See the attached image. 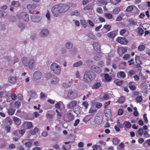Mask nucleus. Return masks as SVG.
<instances>
[{"instance_id": "aec40b11", "label": "nucleus", "mask_w": 150, "mask_h": 150, "mask_svg": "<svg viewBox=\"0 0 150 150\" xmlns=\"http://www.w3.org/2000/svg\"><path fill=\"white\" fill-rule=\"evenodd\" d=\"M104 110L105 115L108 117H110L111 116V112L110 109L108 108H106Z\"/></svg>"}, {"instance_id": "a211bd4d", "label": "nucleus", "mask_w": 150, "mask_h": 150, "mask_svg": "<svg viewBox=\"0 0 150 150\" xmlns=\"http://www.w3.org/2000/svg\"><path fill=\"white\" fill-rule=\"evenodd\" d=\"M91 68L93 71L98 74L100 73L101 71L100 68L96 65L92 66L91 67Z\"/></svg>"}, {"instance_id": "393cba45", "label": "nucleus", "mask_w": 150, "mask_h": 150, "mask_svg": "<svg viewBox=\"0 0 150 150\" xmlns=\"http://www.w3.org/2000/svg\"><path fill=\"white\" fill-rule=\"evenodd\" d=\"M65 46L67 48L70 49L72 48L73 45V44L71 42L69 41H67L66 42Z\"/></svg>"}, {"instance_id": "58836bf2", "label": "nucleus", "mask_w": 150, "mask_h": 150, "mask_svg": "<svg viewBox=\"0 0 150 150\" xmlns=\"http://www.w3.org/2000/svg\"><path fill=\"white\" fill-rule=\"evenodd\" d=\"M120 8L119 7H117L113 10L112 12L114 14H117L120 12Z\"/></svg>"}, {"instance_id": "2f4dec72", "label": "nucleus", "mask_w": 150, "mask_h": 150, "mask_svg": "<svg viewBox=\"0 0 150 150\" xmlns=\"http://www.w3.org/2000/svg\"><path fill=\"white\" fill-rule=\"evenodd\" d=\"M93 9V7L91 5H87L83 8V10L86 12H87L88 10H92Z\"/></svg>"}, {"instance_id": "9b49d317", "label": "nucleus", "mask_w": 150, "mask_h": 150, "mask_svg": "<svg viewBox=\"0 0 150 150\" xmlns=\"http://www.w3.org/2000/svg\"><path fill=\"white\" fill-rule=\"evenodd\" d=\"M42 77L41 72L38 71H35L33 74V79L35 80H38Z\"/></svg>"}, {"instance_id": "c756f323", "label": "nucleus", "mask_w": 150, "mask_h": 150, "mask_svg": "<svg viewBox=\"0 0 150 150\" xmlns=\"http://www.w3.org/2000/svg\"><path fill=\"white\" fill-rule=\"evenodd\" d=\"M101 86V84L97 82L95 83L92 86V88L93 89H97L99 88Z\"/></svg>"}, {"instance_id": "774afa93", "label": "nucleus", "mask_w": 150, "mask_h": 150, "mask_svg": "<svg viewBox=\"0 0 150 150\" xmlns=\"http://www.w3.org/2000/svg\"><path fill=\"white\" fill-rule=\"evenodd\" d=\"M144 132V130L142 128L139 129L138 130V133L139 134L142 136L143 135Z\"/></svg>"}, {"instance_id": "49530a36", "label": "nucleus", "mask_w": 150, "mask_h": 150, "mask_svg": "<svg viewBox=\"0 0 150 150\" xmlns=\"http://www.w3.org/2000/svg\"><path fill=\"white\" fill-rule=\"evenodd\" d=\"M135 99L137 101V102L140 103L142 100V97L140 96H138L135 98Z\"/></svg>"}, {"instance_id": "6e6552de", "label": "nucleus", "mask_w": 150, "mask_h": 150, "mask_svg": "<svg viewBox=\"0 0 150 150\" xmlns=\"http://www.w3.org/2000/svg\"><path fill=\"white\" fill-rule=\"evenodd\" d=\"M41 20V17L38 16L32 15L30 16L31 21L34 23H39Z\"/></svg>"}, {"instance_id": "a878e982", "label": "nucleus", "mask_w": 150, "mask_h": 150, "mask_svg": "<svg viewBox=\"0 0 150 150\" xmlns=\"http://www.w3.org/2000/svg\"><path fill=\"white\" fill-rule=\"evenodd\" d=\"M59 81V79L58 77H54L51 80V83L52 84L57 83Z\"/></svg>"}, {"instance_id": "c9c22d12", "label": "nucleus", "mask_w": 150, "mask_h": 150, "mask_svg": "<svg viewBox=\"0 0 150 150\" xmlns=\"http://www.w3.org/2000/svg\"><path fill=\"white\" fill-rule=\"evenodd\" d=\"M8 81L10 83H13L15 82L16 79L15 77L10 76L9 78Z\"/></svg>"}, {"instance_id": "052dcab7", "label": "nucleus", "mask_w": 150, "mask_h": 150, "mask_svg": "<svg viewBox=\"0 0 150 150\" xmlns=\"http://www.w3.org/2000/svg\"><path fill=\"white\" fill-rule=\"evenodd\" d=\"M47 97V96L44 93L41 92L40 94V99H43Z\"/></svg>"}, {"instance_id": "5701e85b", "label": "nucleus", "mask_w": 150, "mask_h": 150, "mask_svg": "<svg viewBox=\"0 0 150 150\" xmlns=\"http://www.w3.org/2000/svg\"><path fill=\"white\" fill-rule=\"evenodd\" d=\"M97 109L94 105H92L89 110L88 112L89 113L93 114L97 112Z\"/></svg>"}, {"instance_id": "338daca9", "label": "nucleus", "mask_w": 150, "mask_h": 150, "mask_svg": "<svg viewBox=\"0 0 150 150\" xmlns=\"http://www.w3.org/2000/svg\"><path fill=\"white\" fill-rule=\"evenodd\" d=\"M102 104L101 103H97L95 105L96 108H100L102 106Z\"/></svg>"}, {"instance_id": "0eeeda50", "label": "nucleus", "mask_w": 150, "mask_h": 150, "mask_svg": "<svg viewBox=\"0 0 150 150\" xmlns=\"http://www.w3.org/2000/svg\"><path fill=\"white\" fill-rule=\"evenodd\" d=\"M19 18H22L24 21L28 22L29 21V18L28 15L25 12L21 13L19 16H18Z\"/></svg>"}, {"instance_id": "cd10ccee", "label": "nucleus", "mask_w": 150, "mask_h": 150, "mask_svg": "<svg viewBox=\"0 0 150 150\" xmlns=\"http://www.w3.org/2000/svg\"><path fill=\"white\" fill-rule=\"evenodd\" d=\"M134 83V82H130L128 83L129 88L132 91L136 89V87L134 85H133V84Z\"/></svg>"}, {"instance_id": "473e14b6", "label": "nucleus", "mask_w": 150, "mask_h": 150, "mask_svg": "<svg viewBox=\"0 0 150 150\" xmlns=\"http://www.w3.org/2000/svg\"><path fill=\"white\" fill-rule=\"evenodd\" d=\"M71 16H79L81 15V13L75 10L71 13Z\"/></svg>"}, {"instance_id": "f257e3e1", "label": "nucleus", "mask_w": 150, "mask_h": 150, "mask_svg": "<svg viewBox=\"0 0 150 150\" xmlns=\"http://www.w3.org/2000/svg\"><path fill=\"white\" fill-rule=\"evenodd\" d=\"M69 8L68 6L60 4L54 5L51 8V11L53 16L56 18L60 16V14L67 11Z\"/></svg>"}, {"instance_id": "7ed1b4c3", "label": "nucleus", "mask_w": 150, "mask_h": 150, "mask_svg": "<svg viewBox=\"0 0 150 150\" xmlns=\"http://www.w3.org/2000/svg\"><path fill=\"white\" fill-rule=\"evenodd\" d=\"M50 67L52 71L55 74L59 75L60 74L61 67L58 64L53 62L51 64Z\"/></svg>"}, {"instance_id": "c03bdc74", "label": "nucleus", "mask_w": 150, "mask_h": 150, "mask_svg": "<svg viewBox=\"0 0 150 150\" xmlns=\"http://www.w3.org/2000/svg\"><path fill=\"white\" fill-rule=\"evenodd\" d=\"M87 36L89 38L95 40L96 39L95 35L92 33H88Z\"/></svg>"}, {"instance_id": "72a5a7b5", "label": "nucleus", "mask_w": 150, "mask_h": 150, "mask_svg": "<svg viewBox=\"0 0 150 150\" xmlns=\"http://www.w3.org/2000/svg\"><path fill=\"white\" fill-rule=\"evenodd\" d=\"M104 78L105 80L107 81H111L112 78L108 74H105L104 76Z\"/></svg>"}, {"instance_id": "bf43d9fd", "label": "nucleus", "mask_w": 150, "mask_h": 150, "mask_svg": "<svg viewBox=\"0 0 150 150\" xmlns=\"http://www.w3.org/2000/svg\"><path fill=\"white\" fill-rule=\"evenodd\" d=\"M103 28L106 29L107 31H109L110 30L111 26L109 25H104Z\"/></svg>"}, {"instance_id": "9d476101", "label": "nucleus", "mask_w": 150, "mask_h": 150, "mask_svg": "<svg viewBox=\"0 0 150 150\" xmlns=\"http://www.w3.org/2000/svg\"><path fill=\"white\" fill-rule=\"evenodd\" d=\"M116 41L118 43L123 45H126L128 42V41L124 37H118L117 38Z\"/></svg>"}, {"instance_id": "680f3d73", "label": "nucleus", "mask_w": 150, "mask_h": 150, "mask_svg": "<svg viewBox=\"0 0 150 150\" xmlns=\"http://www.w3.org/2000/svg\"><path fill=\"white\" fill-rule=\"evenodd\" d=\"M130 57V55L128 54H126L124 55L123 58L124 60H127Z\"/></svg>"}, {"instance_id": "8fccbe9b", "label": "nucleus", "mask_w": 150, "mask_h": 150, "mask_svg": "<svg viewBox=\"0 0 150 150\" xmlns=\"http://www.w3.org/2000/svg\"><path fill=\"white\" fill-rule=\"evenodd\" d=\"M133 6H129L127 7L126 11L127 12H130L133 10Z\"/></svg>"}, {"instance_id": "37998d69", "label": "nucleus", "mask_w": 150, "mask_h": 150, "mask_svg": "<svg viewBox=\"0 0 150 150\" xmlns=\"http://www.w3.org/2000/svg\"><path fill=\"white\" fill-rule=\"evenodd\" d=\"M145 47L144 45H142L138 47V50L140 52L143 51L145 49Z\"/></svg>"}, {"instance_id": "e433bc0d", "label": "nucleus", "mask_w": 150, "mask_h": 150, "mask_svg": "<svg viewBox=\"0 0 150 150\" xmlns=\"http://www.w3.org/2000/svg\"><path fill=\"white\" fill-rule=\"evenodd\" d=\"M82 64L83 62H82L81 61H79L75 63H74L73 64V66L74 67H77L82 65Z\"/></svg>"}, {"instance_id": "423d86ee", "label": "nucleus", "mask_w": 150, "mask_h": 150, "mask_svg": "<svg viewBox=\"0 0 150 150\" xmlns=\"http://www.w3.org/2000/svg\"><path fill=\"white\" fill-rule=\"evenodd\" d=\"M77 95V93L75 91H69L67 94V97L69 99L72 100L75 99Z\"/></svg>"}, {"instance_id": "4d7b16f0", "label": "nucleus", "mask_w": 150, "mask_h": 150, "mask_svg": "<svg viewBox=\"0 0 150 150\" xmlns=\"http://www.w3.org/2000/svg\"><path fill=\"white\" fill-rule=\"evenodd\" d=\"M18 26L21 30H23L25 28V25L22 23H19L18 24Z\"/></svg>"}, {"instance_id": "0e129e2a", "label": "nucleus", "mask_w": 150, "mask_h": 150, "mask_svg": "<svg viewBox=\"0 0 150 150\" xmlns=\"http://www.w3.org/2000/svg\"><path fill=\"white\" fill-rule=\"evenodd\" d=\"M97 118H98V117H96L95 118V122L96 124H100V123H101L102 122V120L101 119H100L98 120H99L98 121L97 120V119H98Z\"/></svg>"}, {"instance_id": "a18cd8bd", "label": "nucleus", "mask_w": 150, "mask_h": 150, "mask_svg": "<svg viewBox=\"0 0 150 150\" xmlns=\"http://www.w3.org/2000/svg\"><path fill=\"white\" fill-rule=\"evenodd\" d=\"M125 125V126L128 128H129L131 127V124L130 122L128 121H125L123 123Z\"/></svg>"}, {"instance_id": "f8f14e48", "label": "nucleus", "mask_w": 150, "mask_h": 150, "mask_svg": "<svg viewBox=\"0 0 150 150\" xmlns=\"http://www.w3.org/2000/svg\"><path fill=\"white\" fill-rule=\"evenodd\" d=\"M93 46L94 50L97 53H100V47L98 42L93 43Z\"/></svg>"}, {"instance_id": "2eb2a0df", "label": "nucleus", "mask_w": 150, "mask_h": 150, "mask_svg": "<svg viewBox=\"0 0 150 150\" xmlns=\"http://www.w3.org/2000/svg\"><path fill=\"white\" fill-rule=\"evenodd\" d=\"M8 123L10 125H11L13 123L12 120L9 117H6L2 122V124L4 125H7Z\"/></svg>"}, {"instance_id": "4c0bfd02", "label": "nucleus", "mask_w": 150, "mask_h": 150, "mask_svg": "<svg viewBox=\"0 0 150 150\" xmlns=\"http://www.w3.org/2000/svg\"><path fill=\"white\" fill-rule=\"evenodd\" d=\"M63 105V103L61 101H59L55 105V107L56 108L59 109L60 108L61 105Z\"/></svg>"}, {"instance_id": "c85d7f7f", "label": "nucleus", "mask_w": 150, "mask_h": 150, "mask_svg": "<svg viewBox=\"0 0 150 150\" xmlns=\"http://www.w3.org/2000/svg\"><path fill=\"white\" fill-rule=\"evenodd\" d=\"M93 150H102L101 147L98 145H94L92 146Z\"/></svg>"}, {"instance_id": "412c9836", "label": "nucleus", "mask_w": 150, "mask_h": 150, "mask_svg": "<svg viewBox=\"0 0 150 150\" xmlns=\"http://www.w3.org/2000/svg\"><path fill=\"white\" fill-rule=\"evenodd\" d=\"M66 117L69 122L71 121L74 119V116L71 113H67L66 114Z\"/></svg>"}, {"instance_id": "39448f33", "label": "nucleus", "mask_w": 150, "mask_h": 150, "mask_svg": "<svg viewBox=\"0 0 150 150\" xmlns=\"http://www.w3.org/2000/svg\"><path fill=\"white\" fill-rule=\"evenodd\" d=\"M36 62V61L35 59L33 58H29L28 64L27 67H28L30 69H33L34 67Z\"/></svg>"}, {"instance_id": "f3484780", "label": "nucleus", "mask_w": 150, "mask_h": 150, "mask_svg": "<svg viewBox=\"0 0 150 150\" xmlns=\"http://www.w3.org/2000/svg\"><path fill=\"white\" fill-rule=\"evenodd\" d=\"M21 62L23 65L25 67H27L28 64V59L27 58L25 57H23L21 59Z\"/></svg>"}, {"instance_id": "4468645a", "label": "nucleus", "mask_w": 150, "mask_h": 150, "mask_svg": "<svg viewBox=\"0 0 150 150\" xmlns=\"http://www.w3.org/2000/svg\"><path fill=\"white\" fill-rule=\"evenodd\" d=\"M117 34V32L116 31H112L106 34L108 38L113 39Z\"/></svg>"}, {"instance_id": "3c124183", "label": "nucleus", "mask_w": 150, "mask_h": 150, "mask_svg": "<svg viewBox=\"0 0 150 150\" xmlns=\"http://www.w3.org/2000/svg\"><path fill=\"white\" fill-rule=\"evenodd\" d=\"M80 23L84 27L86 28L87 25L86 23L84 20H80Z\"/></svg>"}, {"instance_id": "864d4df0", "label": "nucleus", "mask_w": 150, "mask_h": 150, "mask_svg": "<svg viewBox=\"0 0 150 150\" xmlns=\"http://www.w3.org/2000/svg\"><path fill=\"white\" fill-rule=\"evenodd\" d=\"M71 145H68L66 146H65L64 145H63L62 149L64 150H68L70 149Z\"/></svg>"}, {"instance_id": "20e7f679", "label": "nucleus", "mask_w": 150, "mask_h": 150, "mask_svg": "<svg viewBox=\"0 0 150 150\" xmlns=\"http://www.w3.org/2000/svg\"><path fill=\"white\" fill-rule=\"evenodd\" d=\"M78 102L75 100L71 101L67 105V107L69 109H73L74 112H76L74 109H80L81 107L77 105Z\"/></svg>"}, {"instance_id": "ddd939ff", "label": "nucleus", "mask_w": 150, "mask_h": 150, "mask_svg": "<svg viewBox=\"0 0 150 150\" xmlns=\"http://www.w3.org/2000/svg\"><path fill=\"white\" fill-rule=\"evenodd\" d=\"M25 132L24 129H21L20 130H16L13 132V134L15 136L18 135V137H21Z\"/></svg>"}, {"instance_id": "7c9ffc66", "label": "nucleus", "mask_w": 150, "mask_h": 150, "mask_svg": "<svg viewBox=\"0 0 150 150\" xmlns=\"http://www.w3.org/2000/svg\"><path fill=\"white\" fill-rule=\"evenodd\" d=\"M128 22L130 25H136L137 24V22L135 21L134 20L132 19H129L128 20Z\"/></svg>"}, {"instance_id": "13d9d810", "label": "nucleus", "mask_w": 150, "mask_h": 150, "mask_svg": "<svg viewBox=\"0 0 150 150\" xmlns=\"http://www.w3.org/2000/svg\"><path fill=\"white\" fill-rule=\"evenodd\" d=\"M82 105H83L85 109H86L87 108L88 106L89 105V104H88V102L86 101L83 102L82 103Z\"/></svg>"}, {"instance_id": "de8ad7c7", "label": "nucleus", "mask_w": 150, "mask_h": 150, "mask_svg": "<svg viewBox=\"0 0 150 150\" xmlns=\"http://www.w3.org/2000/svg\"><path fill=\"white\" fill-rule=\"evenodd\" d=\"M105 16L109 19H111L112 18V15L110 13H105L104 14Z\"/></svg>"}, {"instance_id": "bb28decb", "label": "nucleus", "mask_w": 150, "mask_h": 150, "mask_svg": "<svg viewBox=\"0 0 150 150\" xmlns=\"http://www.w3.org/2000/svg\"><path fill=\"white\" fill-rule=\"evenodd\" d=\"M117 76L118 78L120 77L122 78H123L125 76V74L124 72L120 71L117 73Z\"/></svg>"}, {"instance_id": "6e6d98bb", "label": "nucleus", "mask_w": 150, "mask_h": 150, "mask_svg": "<svg viewBox=\"0 0 150 150\" xmlns=\"http://www.w3.org/2000/svg\"><path fill=\"white\" fill-rule=\"evenodd\" d=\"M101 58V56L100 55L98 54L96 55L93 57V59L95 60H100Z\"/></svg>"}, {"instance_id": "09e8293b", "label": "nucleus", "mask_w": 150, "mask_h": 150, "mask_svg": "<svg viewBox=\"0 0 150 150\" xmlns=\"http://www.w3.org/2000/svg\"><path fill=\"white\" fill-rule=\"evenodd\" d=\"M38 129L37 127H35L32 130H31L30 132V133L32 134H35L38 132Z\"/></svg>"}, {"instance_id": "4be33fe9", "label": "nucleus", "mask_w": 150, "mask_h": 150, "mask_svg": "<svg viewBox=\"0 0 150 150\" xmlns=\"http://www.w3.org/2000/svg\"><path fill=\"white\" fill-rule=\"evenodd\" d=\"M23 125L24 126L26 127L28 129L30 128L32 126V123L29 122H25Z\"/></svg>"}, {"instance_id": "ea45409f", "label": "nucleus", "mask_w": 150, "mask_h": 150, "mask_svg": "<svg viewBox=\"0 0 150 150\" xmlns=\"http://www.w3.org/2000/svg\"><path fill=\"white\" fill-rule=\"evenodd\" d=\"M9 21L11 22H15L17 21V19L15 16H11L9 17Z\"/></svg>"}, {"instance_id": "603ef678", "label": "nucleus", "mask_w": 150, "mask_h": 150, "mask_svg": "<svg viewBox=\"0 0 150 150\" xmlns=\"http://www.w3.org/2000/svg\"><path fill=\"white\" fill-rule=\"evenodd\" d=\"M148 144L149 146H150V139H148L146 141L144 144V146L145 147L147 146V144Z\"/></svg>"}, {"instance_id": "e2e57ef3", "label": "nucleus", "mask_w": 150, "mask_h": 150, "mask_svg": "<svg viewBox=\"0 0 150 150\" xmlns=\"http://www.w3.org/2000/svg\"><path fill=\"white\" fill-rule=\"evenodd\" d=\"M11 4L12 6H18L19 5L18 3L16 1H14L11 2Z\"/></svg>"}, {"instance_id": "b1692460", "label": "nucleus", "mask_w": 150, "mask_h": 150, "mask_svg": "<svg viewBox=\"0 0 150 150\" xmlns=\"http://www.w3.org/2000/svg\"><path fill=\"white\" fill-rule=\"evenodd\" d=\"M37 7V5L35 4H28L27 6V8L29 9H34Z\"/></svg>"}, {"instance_id": "f704fd0d", "label": "nucleus", "mask_w": 150, "mask_h": 150, "mask_svg": "<svg viewBox=\"0 0 150 150\" xmlns=\"http://www.w3.org/2000/svg\"><path fill=\"white\" fill-rule=\"evenodd\" d=\"M125 98L124 96H121L118 99L117 101L120 103H122L125 101Z\"/></svg>"}, {"instance_id": "6ab92c4d", "label": "nucleus", "mask_w": 150, "mask_h": 150, "mask_svg": "<svg viewBox=\"0 0 150 150\" xmlns=\"http://www.w3.org/2000/svg\"><path fill=\"white\" fill-rule=\"evenodd\" d=\"M28 95L30 96V97L31 98V99H34L36 98L37 94L35 92L33 91H29L28 92Z\"/></svg>"}, {"instance_id": "dca6fc26", "label": "nucleus", "mask_w": 150, "mask_h": 150, "mask_svg": "<svg viewBox=\"0 0 150 150\" xmlns=\"http://www.w3.org/2000/svg\"><path fill=\"white\" fill-rule=\"evenodd\" d=\"M12 118L15 124L17 126H19L21 125V120L20 119L15 116H13Z\"/></svg>"}, {"instance_id": "69168bd1", "label": "nucleus", "mask_w": 150, "mask_h": 150, "mask_svg": "<svg viewBox=\"0 0 150 150\" xmlns=\"http://www.w3.org/2000/svg\"><path fill=\"white\" fill-rule=\"evenodd\" d=\"M67 50L65 48H63L61 50V52L62 54H64L66 53Z\"/></svg>"}, {"instance_id": "1a4fd4ad", "label": "nucleus", "mask_w": 150, "mask_h": 150, "mask_svg": "<svg viewBox=\"0 0 150 150\" xmlns=\"http://www.w3.org/2000/svg\"><path fill=\"white\" fill-rule=\"evenodd\" d=\"M49 34V31L46 28H44L41 30L40 32V36L42 38H44L47 36Z\"/></svg>"}, {"instance_id": "a19ab883", "label": "nucleus", "mask_w": 150, "mask_h": 150, "mask_svg": "<svg viewBox=\"0 0 150 150\" xmlns=\"http://www.w3.org/2000/svg\"><path fill=\"white\" fill-rule=\"evenodd\" d=\"M120 142V140L117 138H114L113 139L112 142L115 145L118 144Z\"/></svg>"}, {"instance_id": "f03ea898", "label": "nucleus", "mask_w": 150, "mask_h": 150, "mask_svg": "<svg viewBox=\"0 0 150 150\" xmlns=\"http://www.w3.org/2000/svg\"><path fill=\"white\" fill-rule=\"evenodd\" d=\"M96 77V74L93 72L86 71L83 75V80L85 83H89L95 79Z\"/></svg>"}, {"instance_id": "79ce46f5", "label": "nucleus", "mask_w": 150, "mask_h": 150, "mask_svg": "<svg viewBox=\"0 0 150 150\" xmlns=\"http://www.w3.org/2000/svg\"><path fill=\"white\" fill-rule=\"evenodd\" d=\"M15 110H16L14 109H9L8 110V114L10 115H12L14 113Z\"/></svg>"}, {"instance_id": "5fc2aeb1", "label": "nucleus", "mask_w": 150, "mask_h": 150, "mask_svg": "<svg viewBox=\"0 0 150 150\" xmlns=\"http://www.w3.org/2000/svg\"><path fill=\"white\" fill-rule=\"evenodd\" d=\"M7 15L6 13L2 11H0V17H4Z\"/></svg>"}]
</instances>
